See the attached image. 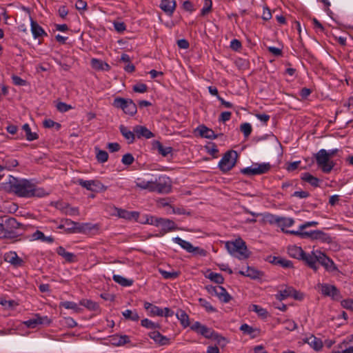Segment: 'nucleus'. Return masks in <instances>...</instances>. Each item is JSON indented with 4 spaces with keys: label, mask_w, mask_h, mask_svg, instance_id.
I'll list each match as a JSON object with an SVG mask.
<instances>
[{
    "label": "nucleus",
    "mask_w": 353,
    "mask_h": 353,
    "mask_svg": "<svg viewBox=\"0 0 353 353\" xmlns=\"http://www.w3.org/2000/svg\"><path fill=\"white\" fill-rule=\"evenodd\" d=\"M6 184L10 192L21 197H41L45 194L43 190L37 188L33 183L27 179H18L9 175L8 181Z\"/></svg>",
    "instance_id": "f257e3e1"
},
{
    "label": "nucleus",
    "mask_w": 353,
    "mask_h": 353,
    "mask_svg": "<svg viewBox=\"0 0 353 353\" xmlns=\"http://www.w3.org/2000/svg\"><path fill=\"white\" fill-rule=\"evenodd\" d=\"M26 230V226L19 223L14 217L9 216H0V234L6 239H14L20 236L14 230Z\"/></svg>",
    "instance_id": "f03ea898"
},
{
    "label": "nucleus",
    "mask_w": 353,
    "mask_h": 353,
    "mask_svg": "<svg viewBox=\"0 0 353 353\" xmlns=\"http://www.w3.org/2000/svg\"><path fill=\"white\" fill-rule=\"evenodd\" d=\"M225 246L231 255L239 259H246L250 256V252L248 250L245 242L241 238L227 241Z\"/></svg>",
    "instance_id": "7ed1b4c3"
},
{
    "label": "nucleus",
    "mask_w": 353,
    "mask_h": 353,
    "mask_svg": "<svg viewBox=\"0 0 353 353\" xmlns=\"http://www.w3.org/2000/svg\"><path fill=\"white\" fill-rule=\"evenodd\" d=\"M312 261L314 263V268H310L314 272L319 270V265H321L326 271L329 272H334L339 271L334 261L328 257L325 253L320 250L313 251Z\"/></svg>",
    "instance_id": "20e7f679"
},
{
    "label": "nucleus",
    "mask_w": 353,
    "mask_h": 353,
    "mask_svg": "<svg viewBox=\"0 0 353 353\" xmlns=\"http://www.w3.org/2000/svg\"><path fill=\"white\" fill-rule=\"evenodd\" d=\"M61 222L64 223L65 232L68 234H86L91 231L92 229H98L97 225H92L91 223H81L79 222L73 221L68 219H62Z\"/></svg>",
    "instance_id": "39448f33"
},
{
    "label": "nucleus",
    "mask_w": 353,
    "mask_h": 353,
    "mask_svg": "<svg viewBox=\"0 0 353 353\" xmlns=\"http://www.w3.org/2000/svg\"><path fill=\"white\" fill-rule=\"evenodd\" d=\"M112 105L118 109H121L123 112L130 116H134L137 112V106L131 99H125L117 97L114 99Z\"/></svg>",
    "instance_id": "423d86ee"
},
{
    "label": "nucleus",
    "mask_w": 353,
    "mask_h": 353,
    "mask_svg": "<svg viewBox=\"0 0 353 353\" xmlns=\"http://www.w3.org/2000/svg\"><path fill=\"white\" fill-rule=\"evenodd\" d=\"M288 253L291 257L303 261L307 267H314L312 261L313 251L306 253L301 247L292 245L288 247Z\"/></svg>",
    "instance_id": "0eeeda50"
},
{
    "label": "nucleus",
    "mask_w": 353,
    "mask_h": 353,
    "mask_svg": "<svg viewBox=\"0 0 353 353\" xmlns=\"http://www.w3.org/2000/svg\"><path fill=\"white\" fill-rule=\"evenodd\" d=\"M238 153L234 150H229L226 152L219 163V169L224 173L231 170L234 167Z\"/></svg>",
    "instance_id": "6e6552de"
},
{
    "label": "nucleus",
    "mask_w": 353,
    "mask_h": 353,
    "mask_svg": "<svg viewBox=\"0 0 353 353\" xmlns=\"http://www.w3.org/2000/svg\"><path fill=\"white\" fill-rule=\"evenodd\" d=\"M315 158L317 165L321 168L324 173H330L335 165L332 161H330L327 152L324 149L320 150L315 154Z\"/></svg>",
    "instance_id": "1a4fd4ad"
},
{
    "label": "nucleus",
    "mask_w": 353,
    "mask_h": 353,
    "mask_svg": "<svg viewBox=\"0 0 353 353\" xmlns=\"http://www.w3.org/2000/svg\"><path fill=\"white\" fill-rule=\"evenodd\" d=\"M271 167L269 163H253L252 167L241 169V173L250 176L263 174L268 173Z\"/></svg>",
    "instance_id": "9d476101"
},
{
    "label": "nucleus",
    "mask_w": 353,
    "mask_h": 353,
    "mask_svg": "<svg viewBox=\"0 0 353 353\" xmlns=\"http://www.w3.org/2000/svg\"><path fill=\"white\" fill-rule=\"evenodd\" d=\"M171 179L165 175L159 176L154 181V192L167 194L171 191Z\"/></svg>",
    "instance_id": "9b49d317"
},
{
    "label": "nucleus",
    "mask_w": 353,
    "mask_h": 353,
    "mask_svg": "<svg viewBox=\"0 0 353 353\" xmlns=\"http://www.w3.org/2000/svg\"><path fill=\"white\" fill-rule=\"evenodd\" d=\"M77 183L86 190L92 192H104L107 190V187L98 180L86 181L79 179Z\"/></svg>",
    "instance_id": "f8f14e48"
},
{
    "label": "nucleus",
    "mask_w": 353,
    "mask_h": 353,
    "mask_svg": "<svg viewBox=\"0 0 353 353\" xmlns=\"http://www.w3.org/2000/svg\"><path fill=\"white\" fill-rule=\"evenodd\" d=\"M190 329L208 339H212L214 336H217V332H214L212 329L202 325L199 321H196L194 324H192L190 326Z\"/></svg>",
    "instance_id": "ddd939ff"
},
{
    "label": "nucleus",
    "mask_w": 353,
    "mask_h": 353,
    "mask_svg": "<svg viewBox=\"0 0 353 353\" xmlns=\"http://www.w3.org/2000/svg\"><path fill=\"white\" fill-rule=\"evenodd\" d=\"M321 294L325 296H330L334 301H339L342 296L338 288L333 285L322 283L319 285Z\"/></svg>",
    "instance_id": "4468645a"
},
{
    "label": "nucleus",
    "mask_w": 353,
    "mask_h": 353,
    "mask_svg": "<svg viewBox=\"0 0 353 353\" xmlns=\"http://www.w3.org/2000/svg\"><path fill=\"white\" fill-rule=\"evenodd\" d=\"M305 238H309L312 240H319L323 243H330L332 241L330 236L320 230L309 232L305 231Z\"/></svg>",
    "instance_id": "2eb2a0df"
},
{
    "label": "nucleus",
    "mask_w": 353,
    "mask_h": 353,
    "mask_svg": "<svg viewBox=\"0 0 353 353\" xmlns=\"http://www.w3.org/2000/svg\"><path fill=\"white\" fill-rule=\"evenodd\" d=\"M173 241L188 252L192 253L196 251L201 255H205V254L204 250L200 249L199 247H194L190 242L183 240L179 236L174 238Z\"/></svg>",
    "instance_id": "dca6fc26"
},
{
    "label": "nucleus",
    "mask_w": 353,
    "mask_h": 353,
    "mask_svg": "<svg viewBox=\"0 0 353 353\" xmlns=\"http://www.w3.org/2000/svg\"><path fill=\"white\" fill-rule=\"evenodd\" d=\"M50 321L48 319V316H40L36 314L34 318L24 321L23 323L29 328H35L39 325L50 324Z\"/></svg>",
    "instance_id": "f3484780"
},
{
    "label": "nucleus",
    "mask_w": 353,
    "mask_h": 353,
    "mask_svg": "<svg viewBox=\"0 0 353 353\" xmlns=\"http://www.w3.org/2000/svg\"><path fill=\"white\" fill-rule=\"evenodd\" d=\"M176 7L175 0H161L159 8L169 17H172Z\"/></svg>",
    "instance_id": "a211bd4d"
},
{
    "label": "nucleus",
    "mask_w": 353,
    "mask_h": 353,
    "mask_svg": "<svg viewBox=\"0 0 353 353\" xmlns=\"http://www.w3.org/2000/svg\"><path fill=\"white\" fill-rule=\"evenodd\" d=\"M4 260L16 268L22 267L24 265L23 260L19 257L15 252L6 253L4 255Z\"/></svg>",
    "instance_id": "6ab92c4d"
},
{
    "label": "nucleus",
    "mask_w": 353,
    "mask_h": 353,
    "mask_svg": "<svg viewBox=\"0 0 353 353\" xmlns=\"http://www.w3.org/2000/svg\"><path fill=\"white\" fill-rule=\"evenodd\" d=\"M134 132L136 134V137L138 139H150L154 137V133H152L149 129L143 125H135L134 127Z\"/></svg>",
    "instance_id": "aec40b11"
},
{
    "label": "nucleus",
    "mask_w": 353,
    "mask_h": 353,
    "mask_svg": "<svg viewBox=\"0 0 353 353\" xmlns=\"http://www.w3.org/2000/svg\"><path fill=\"white\" fill-rule=\"evenodd\" d=\"M30 26L31 32L34 39L48 36L47 32L43 30V28L32 18H30Z\"/></svg>",
    "instance_id": "412c9836"
},
{
    "label": "nucleus",
    "mask_w": 353,
    "mask_h": 353,
    "mask_svg": "<svg viewBox=\"0 0 353 353\" xmlns=\"http://www.w3.org/2000/svg\"><path fill=\"white\" fill-rule=\"evenodd\" d=\"M196 131L199 132V134L203 138L209 139H214L218 137V134H215L214 132L206 127L204 125H201L196 129Z\"/></svg>",
    "instance_id": "4be33fe9"
},
{
    "label": "nucleus",
    "mask_w": 353,
    "mask_h": 353,
    "mask_svg": "<svg viewBox=\"0 0 353 353\" xmlns=\"http://www.w3.org/2000/svg\"><path fill=\"white\" fill-rule=\"evenodd\" d=\"M148 335L159 345H166L170 344V339L162 335L159 331L150 332Z\"/></svg>",
    "instance_id": "5701e85b"
},
{
    "label": "nucleus",
    "mask_w": 353,
    "mask_h": 353,
    "mask_svg": "<svg viewBox=\"0 0 353 353\" xmlns=\"http://www.w3.org/2000/svg\"><path fill=\"white\" fill-rule=\"evenodd\" d=\"M240 330L244 334L250 335L252 339H255L260 336L261 330L256 327H253L246 323L242 324L240 327Z\"/></svg>",
    "instance_id": "b1692460"
},
{
    "label": "nucleus",
    "mask_w": 353,
    "mask_h": 353,
    "mask_svg": "<svg viewBox=\"0 0 353 353\" xmlns=\"http://www.w3.org/2000/svg\"><path fill=\"white\" fill-rule=\"evenodd\" d=\"M30 241H41L48 243H52L54 241L52 236H46L43 232L37 230L30 236Z\"/></svg>",
    "instance_id": "393cba45"
},
{
    "label": "nucleus",
    "mask_w": 353,
    "mask_h": 353,
    "mask_svg": "<svg viewBox=\"0 0 353 353\" xmlns=\"http://www.w3.org/2000/svg\"><path fill=\"white\" fill-rule=\"evenodd\" d=\"M152 149L157 150L158 152L163 157H167L173 151V148L172 147H164L159 141H154L152 142Z\"/></svg>",
    "instance_id": "a878e982"
},
{
    "label": "nucleus",
    "mask_w": 353,
    "mask_h": 353,
    "mask_svg": "<svg viewBox=\"0 0 353 353\" xmlns=\"http://www.w3.org/2000/svg\"><path fill=\"white\" fill-rule=\"evenodd\" d=\"M144 308L148 312L150 316H163V309L159 307L157 305H154L150 303L145 302Z\"/></svg>",
    "instance_id": "bb28decb"
},
{
    "label": "nucleus",
    "mask_w": 353,
    "mask_h": 353,
    "mask_svg": "<svg viewBox=\"0 0 353 353\" xmlns=\"http://www.w3.org/2000/svg\"><path fill=\"white\" fill-rule=\"evenodd\" d=\"M57 253L63 257L68 263H73L77 261V256L72 252H68L63 246H59L57 248Z\"/></svg>",
    "instance_id": "cd10ccee"
},
{
    "label": "nucleus",
    "mask_w": 353,
    "mask_h": 353,
    "mask_svg": "<svg viewBox=\"0 0 353 353\" xmlns=\"http://www.w3.org/2000/svg\"><path fill=\"white\" fill-rule=\"evenodd\" d=\"M159 225L162 227L163 233L176 230L177 228L175 223L173 221L168 219L161 218Z\"/></svg>",
    "instance_id": "c85d7f7f"
},
{
    "label": "nucleus",
    "mask_w": 353,
    "mask_h": 353,
    "mask_svg": "<svg viewBox=\"0 0 353 353\" xmlns=\"http://www.w3.org/2000/svg\"><path fill=\"white\" fill-rule=\"evenodd\" d=\"M119 130L124 138L128 141V143H133L135 141L136 134L134 130L130 131L127 127L123 125L119 126Z\"/></svg>",
    "instance_id": "c756f323"
},
{
    "label": "nucleus",
    "mask_w": 353,
    "mask_h": 353,
    "mask_svg": "<svg viewBox=\"0 0 353 353\" xmlns=\"http://www.w3.org/2000/svg\"><path fill=\"white\" fill-rule=\"evenodd\" d=\"M241 275L250 277L251 279H259L262 275L261 272L253 268L248 266L245 271L241 270L239 272Z\"/></svg>",
    "instance_id": "7c9ffc66"
},
{
    "label": "nucleus",
    "mask_w": 353,
    "mask_h": 353,
    "mask_svg": "<svg viewBox=\"0 0 353 353\" xmlns=\"http://www.w3.org/2000/svg\"><path fill=\"white\" fill-rule=\"evenodd\" d=\"M136 187L141 190H148L150 192H154V181H144L141 179H137L135 181Z\"/></svg>",
    "instance_id": "2f4dec72"
},
{
    "label": "nucleus",
    "mask_w": 353,
    "mask_h": 353,
    "mask_svg": "<svg viewBox=\"0 0 353 353\" xmlns=\"http://www.w3.org/2000/svg\"><path fill=\"white\" fill-rule=\"evenodd\" d=\"M216 296L223 303H228L231 299L232 296L227 292V290L222 286L219 285L217 292H216Z\"/></svg>",
    "instance_id": "473e14b6"
},
{
    "label": "nucleus",
    "mask_w": 353,
    "mask_h": 353,
    "mask_svg": "<svg viewBox=\"0 0 353 353\" xmlns=\"http://www.w3.org/2000/svg\"><path fill=\"white\" fill-rule=\"evenodd\" d=\"M339 347H344L345 353H353V335L347 336L339 345Z\"/></svg>",
    "instance_id": "72a5a7b5"
},
{
    "label": "nucleus",
    "mask_w": 353,
    "mask_h": 353,
    "mask_svg": "<svg viewBox=\"0 0 353 353\" xmlns=\"http://www.w3.org/2000/svg\"><path fill=\"white\" fill-rule=\"evenodd\" d=\"M176 317L179 320L181 325L185 328L190 325V319L188 314L183 310H179L176 313Z\"/></svg>",
    "instance_id": "f704fd0d"
},
{
    "label": "nucleus",
    "mask_w": 353,
    "mask_h": 353,
    "mask_svg": "<svg viewBox=\"0 0 353 353\" xmlns=\"http://www.w3.org/2000/svg\"><path fill=\"white\" fill-rule=\"evenodd\" d=\"M305 342L308 343L315 350H319L323 347V343L321 340L313 335L306 338Z\"/></svg>",
    "instance_id": "c9c22d12"
},
{
    "label": "nucleus",
    "mask_w": 353,
    "mask_h": 353,
    "mask_svg": "<svg viewBox=\"0 0 353 353\" xmlns=\"http://www.w3.org/2000/svg\"><path fill=\"white\" fill-rule=\"evenodd\" d=\"M301 178L303 181L307 182L313 187H318L319 185V179L309 172L303 173Z\"/></svg>",
    "instance_id": "e433bc0d"
},
{
    "label": "nucleus",
    "mask_w": 353,
    "mask_h": 353,
    "mask_svg": "<svg viewBox=\"0 0 353 353\" xmlns=\"http://www.w3.org/2000/svg\"><path fill=\"white\" fill-rule=\"evenodd\" d=\"M80 305L84 306L87 309L91 311H98L99 310V305L92 300L90 299H82L80 301Z\"/></svg>",
    "instance_id": "4c0bfd02"
},
{
    "label": "nucleus",
    "mask_w": 353,
    "mask_h": 353,
    "mask_svg": "<svg viewBox=\"0 0 353 353\" xmlns=\"http://www.w3.org/2000/svg\"><path fill=\"white\" fill-rule=\"evenodd\" d=\"M18 164V161L16 159L8 160L3 165H0V172L10 171L12 168L17 167Z\"/></svg>",
    "instance_id": "58836bf2"
},
{
    "label": "nucleus",
    "mask_w": 353,
    "mask_h": 353,
    "mask_svg": "<svg viewBox=\"0 0 353 353\" xmlns=\"http://www.w3.org/2000/svg\"><path fill=\"white\" fill-rule=\"evenodd\" d=\"M22 130L26 133V138L28 141H32L39 138L38 134L36 132H32L29 124L25 123L22 126Z\"/></svg>",
    "instance_id": "ea45409f"
},
{
    "label": "nucleus",
    "mask_w": 353,
    "mask_h": 353,
    "mask_svg": "<svg viewBox=\"0 0 353 353\" xmlns=\"http://www.w3.org/2000/svg\"><path fill=\"white\" fill-rule=\"evenodd\" d=\"M112 279L116 283L123 287L131 286L133 284V280L125 279L120 275L114 274Z\"/></svg>",
    "instance_id": "a19ab883"
},
{
    "label": "nucleus",
    "mask_w": 353,
    "mask_h": 353,
    "mask_svg": "<svg viewBox=\"0 0 353 353\" xmlns=\"http://www.w3.org/2000/svg\"><path fill=\"white\" fill-rule=\"evenodd\" d=\"M119 217L125 219H137L139 216V213L137 212H129L125 210H120L119 211Z\"/></svg>",
    "instance_id": "79ce46f5"
},
{
    "label": "nucleus",
    "mask_w": 353,
    "mask_h": 353,
    "mask_svg": "<svg viewBox=\"0 0 353 353\" xmlns=\"http://www.w3.org/2000/svg\"><path fill=\"white\" fill-rule=\"evenodd\" d=\"M159 271L165 279H174L180 275L179 271L168 272L162 269H159Z\"/></svg>",
    "instance_id": "37998d69"
},
{
    "label": "nucleus",
    "mask_w": 353,
    "mask_h": 353,
    "mask_svg": "<svg viewBox=\"0 0 353 353\" xmlns=\"http://www.w3.org/2000/svg\"><path fill=\"white\" fill-rule=\"evenodd\" d=\"M292 292H293V288L292 287H288L283 290H281L278 294H276V299L278 300L282 301L284 300L288 297H291L292 296Z\"/></svg>",
    "instance_id": "c03bdc74"
},
{
    "label": "nucleus",
    "mask_w": 353,
    "mask_h": 353,
    "mask_svg": "<svg viewBox=\"0 0 353 353\" xmlns=\"http://www.w3.org/2000/svg\"><path fill=\"white\" fill-rule=\"evenodd\" d=\"M65 205V208H60V210H61L63 213L70 216H77L79 214L77 208L70 207L69 204Z\"/></svg>",
    "instance_id": "a18cd8bd"
},
{
    "label": "nucleus",
    "mask_w": 353,
    "mask_h": 353,
    "mask_svg": "<svg viewBox=\"0 0 353 353\" xmlns=\"http://www.w3.org/2000/svg\"><path fill=\"white\" fill-rule=\"evenodd\" d=\"M123 316L125 319L131 320L132 321H137L139 319V316L137 312H132L130 310H126L122 312Z\"/></svg>",
    "instance_id": "49530a36"
},
{
    "label": "nucleus",
    "mask_w": 353,
    "mask_h": 353,
    "mask_svg": "<svg viewBox=\"0 0 353 353\" xmlns=\"http://www.w3.org/2000/svg\"><path fill=\"white\" fill-rule=\"evenodd\" d=\"M251 307H252V310L255 312L256 313H257L259 316H260L263 319H266L268 317V312L265 309H264L257 305H252Z\"/></svg>",
    "instance_id": "de8ad7c7"
},
{
    "label": "nucleus",
    "mask_w": 353,
    "mask_h": 353,
    "mask_svg": "<svg viewBox=\"0 0 353 353\" xmlns=\"http://www.w3.org/2000/svg\"><path fill=\"white\" fill-rule=\"evenodd\" d=\"M95 150H96V151H97V155H96V158H97V161L99 163L106 162L108 159V152L105 150H99L97 148H96Z\"/></svg>",
    "instance_id": "09e8293b"
},
{
    "label": "nucleus",
    "mask_w": 353,
    "mask_h": 353,
    "mask_svg": "<svg viewBox=\"0 0 353 353\" xmlns=\"http://www.w3.org/2000/svg\"><path fill=\"white\" fill-rule=\"evenodd\" d=\"M43 127L46 128H55L56 130L58 131L61 129V125L59 123L55 122L52 119H45L43 121Z\"/></svg>",
    "instance_id": "8fccbe9b"
},
{
    "label": "nucleus",
    "mask_w": 353,
    "mask_h": 353,
    "mask_svg": "<svg viewBox=\"0 0 353 353\" xmlns=\"http://www.w3.org/2000/svg\"><path fill=\"white\" fill-rule=\"evenodd\" d=\"M294 223V220L292 218L281 217L279 226L281 228L282 231L284 230V228L290 227Z\"/></svg>",
    "instance_id": "3c124183"
},
{
    "label": "nucleus",
    "mask_w": 353,
    "mask_h": 353,
    "mask_svg": "<svg viewBox=\"0 0 353 353\" xmlns=\"http://www.w3.org/2000/svg\"><path fill=\"white\" fill-rule=\"evenodd\" d=\"M199 302L200 303V305L204 307L205 309V310L208 312H216V310L215 307H214L210 302H208V301H206L205 299H203V298H200L199 299Z\"/></svg>",
    "instance_id": "603ef678"
},
{
    "label": "nucleus",
    "mask_w": 353,
    "mask_h": 353,
    "mask_svg": "<svg viewBox=\"0 0 353 353\" xmlns=\"http://www.w3.org/2000/svg\"><path fill=\"white\" fill-rule=\"evenodd\" d=\"M141 325L143 327H145L148 329H152V330H154L156 328L160 327L159 324L155 323L148 319H144L141 320Z\"/></svg>",
    "instance_id": "864d4df0"
},
{
    "label": "nucleus",
    "mask_w": 353,
    "mask_h": 353,
    "mask_svg": "<svg viewBox=\"0 0 353 353\" xmlns=\"http://www.w3.org/2000/svg\"><path fill=\"white\" fill-rule=\"evenodd\" d=\"M276 265H279L285 269L294 268L293 263L291 261L284 259L283 257L280 258V259L278 261V264Z\"/></svg>",
    "instance_id": "5fc2aeb1"
},
{
    "label": "nucleus",
    "mask_w": 353,
    "mask_h": 353,
    "mask_svg": "<svg viewBox=\"0 0 353 353\" xmlns=\"http://www.w3.org/2000/svg\"><path fill=\"white\" fill-rule=\"evenodd\" d=\"M240 130L243 133L245 137H248L252 132V128L249 123H243L241 125Z\"/></svg>",
    "instance_id": "6e6d98bb"
},
{
    "label": "nucleus",
    "mask_w": 353,
    "mask_h": 353,
    "mask_svg": "<svg viewBox=\"0 0 353 353\" xmlns=\"http://www.w3.org/2000/svg\"><path fill=\"white\" fill-rule=\"evenodd\" d=\"M61 306L63 307L65 309H72L76 312H79L80 308L78 307V305L72 301H64L61 303Z\"/></svg>",
    "instance_id": "4d7b16f0"
},
{
    "label": "nucleus",
    "mask_w": 353,
    "mask_h": 353,
    "mask_svg": "<svg viewBox=\"0 0 353 353\" xmlns=\"http://www.w3.org/2000/svg\"><path fill=\"white\" fill-rule=\"evenodd\" d=\"M132 90L135 92L145 93L148 91V86L145 83H140L133 85Z\"/></svg>",
    "instance_id": "13d9d810"
},
{
    "label": "nucleus",
    "mask_w": 353,
    "mask_h": 353,
    "mask_svg": "<svg viewBox=\"0 0 353 353\" xmlns=\"http://www.w3.org/2000/svg\"><path fill=\"white\" fill-rule=\"evenodd\" d=\"M134 161V158L130 153L124 154L122 157L121 162L125 165H130L132 164Z\"/></svg>",
    "instance_id": "bf43d9fd"
},
{
    "label": "nucleus",
    "mask_w": 353,
    "mask_h": 353,
    "mask_svg": "<svg viewBox=\"0 0 353 353\" xmlns=\"http://www.w3.org/2000/svg\"><path fill=\"white\" fill-rule=\"evenodd\" d=\"M57 109L61 112H65L72 109V106L64 102H59L57 105Z\"/></svg>",
    "instance_id": "052dcab7"
},
{
    "label": "nucleus",
    "mask_w": 353,
    "mask_h": 353,
    "mask_svg": "<svg viewBox=\"0 0 353 353\" xmlns=\"http://www.w3.org/2000/svg\"><path fill=\"white\" fill-rule=\"evenodd\" d=\"M160 219L161 218H158L153 216H147L145 223L150 225H154L156 226H159Z\"/></svg>",
    "instance_id": "680f3d73"
},
{
    "label": "nucleus",
    "mask_w": 353,
    "mask_h": 353,
    "mask_svg": "<svg viewBox=\"0 0 353 353\" xmlns=\"http://www.w3.org/2000/svg\"><path fill=\"white\" fill-rule=\"evenodd\" d=\"M129 336L127 335H121L119 337L118 341L114 343L117 345H123L130 342Z\"/></svg>",
    "instance_id": "e2e57ef3"
},
{
    "label": "nucleus",
    "mask_w": 353,
    "mask_h": 353,
    "mask_svg": "<svg viewBox=\"0 0 353 353\" xmlns=\"http://www.w3.org/2000/svg\"><path fill=\"white\" fill-rule=\"evenodd\" d=\"M114 29L118 32H123L126 29V26L123 22L114 21Z\"/></svg>",
    "instance_id": "0e129e2a"
},
{
    "label": "nucleus",
    "mask_w": 353,
    "mask_h": 353,
    "mask_svg": "<svg viewBox=\"0 0 353 353\" xmlns=\"http://www.w3.org/2000/svg\"><path fill=\"white\" fill-rule=\"evenodd\" d=\"M312 23L314 25V28L316 30V32H324V27L316 18L312 19Z\"/></svg>",
    "instance_id": "69168bd1"
},
{
    "label": "nucleus",
    "mask_w": 353,
    "mask_h": 353,
    "mask_svg": "<svg viewBox=\"0 0 353 353\" xmlns=\"http://www.w3.org/2000/svg\"><path fill=\"white\" fill-rule=\"evenodd\" d=\"M182 8L184 10L192 12L194 10L193 3L190 1H185L183 3Z\"/></svg>",
    "instance_id": "338daca9"
},
{
    "label": "nucleus",
    "mask_w": 353,
    "mask_h": 353,
    "mask_svg": "<svg viewBox=\"0 0 353 353\" xmlns=\"http://www.w3.org/2000/svg\"><path fill=\"white\" fill-rule=\"evenodd\" d=\"M341 305L343 307L353 310V300L345 299L341 301Z\"/></svg>",
    "instance_id": "774afa93"
}]
</instances>
